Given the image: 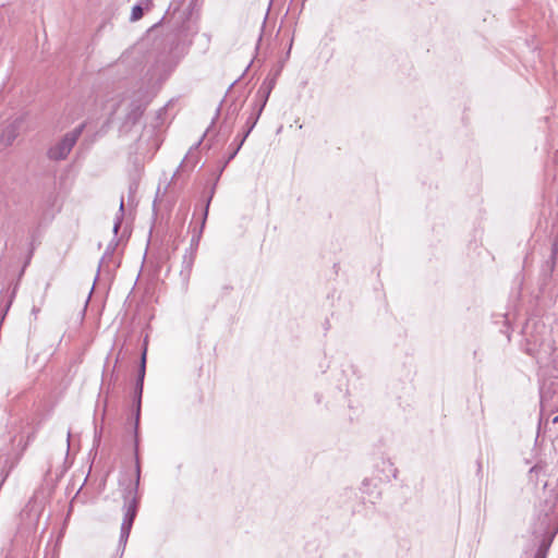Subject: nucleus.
I'll return each instance as SVG.
<instances>
[{"label":"nucleus","instance_id":"nucleus-1","mask_svg":"<svg viewBox=\"0 0 558 558\" xmlns=\"http://www.w3.org/2000/svg\"><path fill=\"white\" fill-rule=\"evenodd\" d=\"M184 0H172L162 21L170 27V50L181 44L191 43V38L197 33L195 23L191 19L190 7L181 10Z\"/></svg>","mask_w":558,"mask_h":558},{"label":"nucleus","instance_id":"nucleus-2","mask_svg":"<svg viewBox=\"0 0 558 558\" xmlns=\"http://www.w3.org/2000/svg\"><path fill=\"white\" fill-rule=\"evenodd\" d=\"M135 480L130 481L129 485L123 490L124 499V517L120 530V544L125 545L130 536V532L137 514V489L141 478V465L137 454V444L135 445Z\"/></svg>","mask_w":558,"mask_h":558},{"label":"nucleus","instance_id":"nucleus-3","mask_svg":"<svg viewBox=\"0 0 558 558\" xmlns=\"http://www.w3.org/2000/svg\"><path fill=\"white\" fill-rule=\"evenodd\" d=\"M84 126L85 124H81L73 131L66 133L60 142L49 148L48 157L52 160L65 159L81 136Z\"/></svg>","mask_w":558,"mask_h":558},{"label":"nucleus","instance_id":"nucleus-4","mask_svg":"<svg viewBox=\"0 0 558 558\" xmlns=\"http://www.w3.org/2000/svg\"><path fill=\"white\" fill-rule=\"evenodd\" d=\"M149 104V97L147 90L138 89L132 96L130 104V110L125 117V124L134 125L142 118L147 105Z\"/></svg>","mask_w":558,"mask_h":558},{"label":"nucleus","instance_id":"nucleus-5","mask_svg":"<svg viewBox=\"0 0 558 558\" xmlns=\"http://www.w3.org/2000/svg\"><path fill=\"white\" fill-rule=\"evenodd\" d=\"M272 88V84L264 87L262 86L258 90V94H262V104L257 110V113L256 116H251L247 121H246V124H247V130L245 131V133L243 134V138L246 140V137L248 136V134L251 133V131L254 129V126L256 125L257 123V120L259 118V114L262 113L266 102H267V99L269 97V94H270V90Z\"/></svg>","mask_w":558,"mask_h":558},{"label":"nucleus","instance_id":"nucleus-6","mask_svg":"<svg viewBox=\"0 0 558 558\" xmlns=\"http://www.w3.org/2000/svg\"><path fill=\"white\" fill-rule=\"evenodd\" d=\"M145 363H146V353H143L142 356V364L138 372V381L136 384V392H137V407H136V414H135V429H137L138 426V420H140V413H141V398L143 392V380L145 376Z\"/></svg>","mask_w":558,"mask_h":558},{"label":"nucleus","instance_id":"nucleus-7","mask_svg":"<svg viewBox=\"0 0 558 558\" xmlns=\"http://www.w3.org/2000/svg\"><path fill=\"white\" fill-rule=\"evenodd\" d=\"M151 0H141L140 3L135 4L132 8L130 21L136 22L141 20L143 17L144 10H149V8L151 7Z\"/></svg>","mask_w":558,"mask_h":558},{"label":"nucleus","instance_id":"nucleus-8","mask_svg":"<svg viewBox=\"0 0 558 558\" xmlns=\"http://www.w3.org/2000/svg\"><path fill=\"white\" fill-rule=\"evenodd\" d=\"M551 545V537L542 539L537 549L533 554L525 553L524 558H547L548 550Z\"/></svg>","mask_w":558,"mask_h":558},{"label":"nucleus","instance_id":"nucleus-9","mask_svg":"<svg viewBox=\"0 0 558 558\" xmlns=\"http://www.w3.org/2000/svg\"><path fill=\"white\" fill-rule=\"evenodd\" d=\"M20 123L19 120H15L12 124H10L3 132H2V135H1V141L5 144V145H10L13 143V141L16 138L17 136V124Z\"/></svg>","mask_w":558,"mask_h":558},{"label":"nucleus","instance_id":"nucleus-10","mask_svg":"<svg viewBox=\"0 0 558 558\" xmlns=\"http://www.w3.org/2000/svg\"><path fill=\"white\" fill-rule=\"evenodd\" d=\"M123 216H124V202H123V198H121L119 211L116 216V220H114V225H113V233L116 235L118 234V232L120 230V227H121V223L123 220Z\"/></svg>","mask_w":558,"mask_h":558},{"label":"nucleus","instance_id":"nucleus-11","mask_svg":"<svg viewBox=\"0 0 558 558\" xmlns=\"http://www.w3.org/2000/svg\"><path fill=\"white\" fill-rule=\"evenodd\" d=\"M244 141H245L244 138L240 140L236 147L233 150H231V154L229 155L227 162H229L230 160H232L235 157V155L239 153L240 148L242 147Z\"/></svg>","mask_w":558,"mask_h":558},{"label":"nucleus","instance_id":"nucleus-12","mask_svg":"<svg viewBox=\"0 0 558 558\" xmlns=\"http://www.w3.org/2000/svg\"><path fill=\"white\" fill-rule=\"evenodd\" d=\"M529 329H530V324L526 325L525 329H524V333L526 336V339L529 342L533 343L534 345L537 344L539 342V340L537 338H533V339H530L529 338Z\"/></svg>","mask_w":558,"mask_h":558},{"label":"nucleus","instance_id":"nucleus-13","mask_svg":"<svg viewBox=\"0 0 558 558\" xmlns=\"http://www.w3.org/2000/svg\"><path fill=\"white\" fill-rule=\"evenodd\" d=\"M210 199H211V197L208 198L206 207H205V210H204L203 225L205 223V220H206L207 215H208V207H209Z\"/></svg>","mask_w":558,"mask_h":558},{"label":"nucleus","instance_id":"nucleus-14","mask_svg":"<svg viewBox=\"0 0 558 558\" xmlns=\"http://www.w3.org/2000/svg\"><path fill=\"white\" fill-rule=\"evenodd\" d=\"M114 247H116V244L110 243L109 246L107 247L106 254L113 252Z\"/></svg>","mask_w":558,"mask_h":558},{"label":"nucleus","instance_id":"nucleus-15","mask_svg":"<svg viewBox=\"0 0 558 558\" xmlns=\"http://www.w3.org/2000/svg\"><path fill=\"white\" fill-rule=\"evenodd\" d=\"M553 423H554V424L558 423V416H555V417L553 418Z\"/></svg>","mask_w":558,"mask_h":558}]
</instances>
